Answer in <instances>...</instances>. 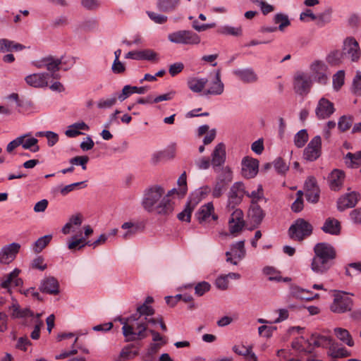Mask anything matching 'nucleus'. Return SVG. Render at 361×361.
Returning <instances> with one entry per match:
<instances>
[{
    "label": "nucleus",
    "mask_w": 361,
    "mask_h": 361,
    "mask_svg": "<svg viewBox=\"0 0 361 361\" xmlns=\"http://www.w3.org/2000/svg\"><path fill=\"white\" fill-rule=\"evenodd\" d=\"M176 191L173 188L164 195V190L160 186H153L147 189L144 194L142 206L148 212H156L160 214H167L172 212L173 203L169 197Z\"/></svg>",
    "instance_id": "1"
},
{
    "label": "nucleus",
    "mask_w": 361,
    "mask_h": 361,
    "mask_svg": "<svg viewBox=\"0 0 361 361\" xmlns=\"http://www.w3.org/2000/svg\"><path fill=\"white\" fill-rule=\"evenodd\" d=\"M147 317L132 316L123 323V334L128 341L142 339L147 337L146 330L149 324Z\"/></svg>",
    "instance_id": "2"
},
{
    "label": "nucleus",
    "mask_w": 361,
    "mask_h": 361,
    "mask_svg": "<svg viewBox=\"0 0 361 361\" xmlns=\"http://www.w3.org/2000/svg\"><path fill=\"white\" fill-rule=\"evenodd\" d=\"M61 59L52 56H47V87L52 91L61 92L64 88L57 80L59 78V71Z\"/></svg>",
    "instance_id": "3"
},
{
    "label": "nucleus",
    "mask_w": 361,
    "mask_h": 361,
    "mask_svg": "<svg viewBox=\"0 0 361 361\" xmlns=\"http://www.w3.org/2000/svg\"><path fill=\"white\" fill-rule=\"evenodd\" d=\"M309 68L310 76L314 82L324 85L328 82L330 72L324 61L314 60L310 63Z\"/></svg>",
    "instance_id": "4"
},
{
    "label": "nucleus",
    "mask_w": 361,
    "mask_h": 361,
    "mask_svg": "<svg viewBox=\"0 0 361 361\" xmlns=\"http://www.w3.org/2000/svg\"><path fill=\"white\" fill-rule=\"evenodd\" d=\"M170 42L185 45H197L200 43V37L190 30H178L168 35Z\"/></svg>",
    "instance_id": "5"
},
{
    "label": "nucleus",
    "mask_w": 361,
    "mask_h": 361,
    "mask_svg": "<svg viewBox=\"0 0 361 361\" xmlns=\"http://www.w3.org/2000/svg\"><path fill=\"white\" fill-rule=\"evenodd\" d=\"M312 233V225L304 220L303 219H298L295 221L289 228L290 237L298 241H302L307 236H310Z\"/></svg>",
    "instance_id": "6"
},
{
    "label": "nucleus",
    "mask_w": 361,
    "mask_h": 361,
    "mask_svg": "<svg viewBox=\"0 0 361 361\" xmlns=\"http://www.w3.org/2000/svg\"><path fill=\"white\" fill-rule=\"evenodd\" d=\"M195 217L202 226H207L210 224L212 221H216L218 220V215L215 213V209L212 202H207L202 205L197 213Z\"/></svg>",
    "instance_id": "7"
},
{
    "label": "nucleus",
    "mask_w": 361,
    "mask_h": 361,
    "mask_svg": "<svg viewBox=\"0 0 361 361\" xmlns=\"http://www.w3.org/2000/svg\"><path fill=\"white\" fill-rule=\"evenodd\" d=\"M246 190L243 183H235L228 193L227 207L234 209L236 206L239 205L243 201L244 195H245Z\"/></svg>",
    "instance_id": "8"
},
{
    "label": "nucleus",
    "mask_w": 361,
    "mask_h": 361,
    "mask_svg": "<svg viewBox=\"0 0 361 361\" xmlns=\"http://www.w3.org/2000/svg\"><path fill=\"white\" fill-rule=\"evenodd\" d=\"M344 55L352 62L357 63L361 58V49L357 41L352 37H347L343 42Z\"/></svg>",
    "instance_id": "9"
},
{
    "label": "nucleus",
    "mask_w": 361,
    "mask_h": 361,
    "mask_svg": "<svg viewBox=\"0 0 361 361\" xmlns=\"http://www.w3.org/2000/svg\"><path fill=\"white\" fill-rule=\"evenodd\" d=\"M232 172L228 169H224L222 173L218 177L212 190V196L214 198L220 197L224 192L226 190V188L229 183L232 180Z\"/></svg>",
    "instance_id": "10"
},
{
    "label": "nucleus",
    "mask_w": 361,
    "mask_h": 361,
    "mask_svg": "<svg viewBox=\"0 0 361 361\" xmlns=\"http://www.w3.org/2000/svg\"><path fill=\"white\" fill-rule=\"evenodd\" d=\"M321 153L322 139L320 136L317 135L310 140L305 147L303 152V157L307 161H313L320 157Z\"/></svg>",
    "instance_id": "11"
},
{
    "label": "nucleus",
    "mask_w": 361,
    "mask_h": 361,
    "mask_svg": "<svg viewBox=\"0 0 361 361\" xmlns=\"http://www.w3.org/2000/svg\"><path fill=\"white\" fill-rule=\"evenodd\" d=\"M352 306L353 300L347 294L338 293L335 295L331 310L334 312L342 313L350 310Z\"/></svg>",
    "instance_id": "12"
},
{
    "label": "nucleus",
    "mask_w": 361,
    "mask_h": 361,
    "mask_svg": "<svg viewBox=\"0 0 361 361\" xmlns=\"http://www.w3.org/2000/svg\"><path fill=\"white\" fill-rule=\"evenodd\" d=\"M313 250L314 256L334 264L336 257V252L331 245L326 243H319L314 245Z\"/></svg>",
    "instance_id": "13"
},
{
    "label": "nucleus",
    "mask_w": 361,
    "mask_h": 361,
    "mask_svg": "<svg viewBox=\"0 0 361 361\" xmlns=\"http://www.w3.org/2000/svg\"><path fill=\"white\" fill-rule=\"evenodd\" d=\"M313 250L314 256L334 264L336 257V252L331 245L326 243H319L314 245Z\"/></svg>",
    "instance_id": "14"
},
{
    "label": "nucleus",
    "mask_w": 361,
    "mask_h": 361,
    "mask_svg": "<svg viewBox=\"0 0 361 361\" xmlns=\"http://www.w3.org/2000/svg\"><path fill=\"white\" fill-rule=\"evenodd\" d=\"M312 85L310 75L302 72L297 73L294 76L293 87L295 91L300 94H307Z\"/></svg>",
    "instance_id": "15"
},
{
    "label": "nucleus",
    "mask_w": 361,
    "mask_h": 361,
    "mask_svg": "<svg viewBox=\"0 0 361 361\" xmlns=\"http://www.w3.org/2000/svg\"><path fill=\"white\" fill-rule=\"evenodd\" d=\"M245 241L240 240L231 246L230 252H226V261L234 265L245 256Z\"/></svg>",
    "instance_id": "16"
},
{
    "label": "nucleus",
    "mask_w": 361,
    "mask_h": 361,
    "mask_svg": "<svg viewBox=\"0 0 361 361\" xmlns=\"http://www.w3.org/2000/svg\"><path fill=\"white\" fill-rule=\"evenodd\" d=\"M335 111L334 104L325 97H322L315 109V114L319 119L329 118Z\"/></svg>",
    "instance_id": "17"
},
{
    "label": "nucleus",
    "mask_w": 361,
    "mask_h": 361,
    "mask_svg": "<svg viewBox=\"0 0 361 361\" xmlns=\"http://www.w3.org/2000/svg\"><path fill=\"white\" fill-rule=\"evenodd\" d=\"M20 249V245L17 243H12L4 246L0 251V263L8 264L16 257Z\"/></svg>",
    "instance_id": "18"
},
{
    "label": "nucleus",
    "mask_w": 361,
    "mask_h": 361,
    "mask_svg": "<svg viewBox=\"0 0 361 361\" xmlns=\"http://www.w3.org/2000/svg\"><path fill=\"white\" fill-rule=\"evenodd\" d=\"M259 168V161L256 159L245 157L242 161V175L246 178H254Z\"/></svg>",
    "instance_id": "19"
},
{
    "label": "nucleus",
    "mask_w": 361,
    "mask_h": 361,
    "mask_svg": "<svg viewBox=\"0 0 361 361\" xmlns=\"http://www.w3.org/2000/svg\"><path fill=\"white\" fill-rule=\"evenodd\" d=\"M231 233L234 234L242 231L245 226L243 212L240 209H235L231 215L228 221Z\"/></svg>",
    "instance_id": "20"
},
{
    "label": "nucleus",
    "mask_w": 361,
    "mask_h": 361,
    "mask_svg": "<svg viewBox=\"0 0 361 361\" xmlns=\"http://www.w3.org/2000/svg\"><path fill=\"white\" fill-rule=\"evenodd\" d=\"M359 195L355 192L347 193L341 196L337 202L338 209L343 211L345 209L353 207L358 201Z\"/></svg>",
    "instance_id": "21"
},
{
    "label": "nucleus",
    "mask_w": 361,
    "mask_h": 361,
    "mask_svg": "<svg viewBox=\"0 0 361 361\" xmlns=\"http://www.w3.org/2000/svg\"><path fill=\"white\" fill-rule=\"evenodd\" d=\"M328 180L330 188L332 190L338 191L343 184L345 173L341 170L334 169L329 174Z\"/></svg>",
    "instance_id": "22"
},
{
    "label": "nucleus",
    "mask_w": 361,
    "mask_h": 361,
    "mask_svg": "<svg viewBox=\"0 0 361 361\" xmlns=\"http://www.w3.org/2000/svg\"><path fill=\"white\" fill-rule=\"evenodd\" d=\"M334 264L328 262L325 259H321L320 258L314 255L312 259L310 268L312 271L317 274H324L331 268Z\"/></svg>",
    "instance_id": "23"
},
{
    "label": "nucleus",
    "mask_w": 361,
    "mask_h": 361,
    "mask_svg": "<svg viewBox=\"0 0 361 361\" xmlns=\"http://www.w3.org/2000/svg\"><path fill=\"white\" fill-rule=\"evenodd\" d=\"M212 159L211 161L212 165L214 168L220 166L224 164L226 160V148L223 143L218 144L212 154Z\"/></svg>",
    "instance_id": "24"
},
{
    "label": "nucleus",
    "mask_w": 361,
    "mask_h": 361,
    "mask_svg": "<svg viewBox=\"0 0 361 361\" xmlns=\"http://www.w3.org/2000/svg\"><path fill=\"white\" fill-rule=\"evenodd\" d=\"M20 271L18 269H15L10 274L4 276L1 279V286L4 288H8L11 285L15 286H19L22 284V280L19 279L18 276L20 274Z\"/></svg>",
    "instance_id": "25"
},
{
    "label": "nucleus",
    "mask_w": 361,
    "mask_h": 361,
    "mask_svg": "<svg viewBox=\"0 0 361 361\" xmlns=\"http://www.w3.org/2000/svg\"><path fill=\"white\" fill-rule=\"evenodd\" d=\"M82 215L81 214H76L73 215L69 219V221L64 225L62 228L63 234L67 235L71 232H75L81 226L82 223Z\"/></svg>",
    "instance_id": "26"
},
{
    "label": "nucleus",
    "mask_w": 361,
    "mask_h": 361,
    "mask_svg": "<svg viewBox=\"0 0 361 361\" xmlns=\"http://www.w3.org/2000/svg\"><path fill=\"white\" fill-rule=\"evenodd\" d=\"M233 74L245 83L255 82L258 79L257 75L252 68L235 70Z\"/></svg>",
    "instance_id": "27"
},
{
    "label": "nucleus",
    "mask_w": 361,
    "mask_h": 361,
    "mask_svg": "<svg viewBox=\"0 0 361 361\" xmlns=\"http://www.w3.org/2000/svg\"><path fill=\"white\" fill-rule=\"evenodd\" d=\"M311 340L315 346L328 348L329 352L331 350V348L335 345V341L329 336L314 334Z\"/></svg>",
    "instance_id": "28"
},
{
    "label": "nucleus",
    "mask_w": 361,
    "mask_h": 361,
    "mask_svg": "<svg viewBox=\"0 0 361 361\" xmlns=\"http://www.w3.org/2000/svg\"><path fill=\"white\" fill-rule=\"evenodd\" d=\"M322 230L325 233L338 235L341 232V224L337 219L329 217L325 220Z\"/></svg>",
    "instance_id": "29"
},
{
    "label": "nucleus",
    "mask_w": 361,
    "mask_h": 361,
    "mask_svg": "<svg viewBox=\"0 0 361 361\" xmlns=\"http://www.w3.org/2000/svg\"><path fill=\"white\" fill-rule=\"evenodd\" d=\"M334 333L336 337L343 343L347 345L349 347L354 346V340L347 329L337 327L334 329Z\"/></svg>",
    "instance_id": "30"
},
{
    "label": "nucleus",
    "mask_w": 361,
    "mask_h": 361,
    "mask_svg": "<svg viewBox=\"0 0 361 361\" xmlns=\"http://www.w3.org/2000/svg\"><path fill=\"white\" fill-rule=\"evenodd\" d=\"M245 195L250 198V205L258 204L261 202H266V198L262 185H258L257 189L251 192L246 191Z\"/></svg>",
    "instance_id": "31"
},
{
    "label": "nucleus",
    "mask_w": 361,
    "mask_h": 361,
    "mask_svg": "<svg viewBox=\"0 0 361 361\" xmlns=\"http://www.w3.org/2000/svg\"><path fill=\"white\" fill-rule=\"evenodd\" d=\"M264 212L259 204L250 205L248 210V217L252 222L259 225L264 217Z\"/></svg>",
    "instance_id": "32"
},
{
    "label": "nucleus",
    "mask_w": 361,
    "mask_h": 361,
    "mask_svg": "<svg viewBox=\"0 0 361 361\" xmlns=\"http://www.w3.org/2000/svg\"><path fill=\"white\" fill-rule=\"evenodd\" d=\"M233 350L236 354L244 356L247 361H257V358L252 353L250 346L236 345L233 346Z\"/></svg>",
    "instance_id": "33"
},
{
    "label": "nucleus",
    "mask_w": 361,
    "mask_h": 361,
    "mask_svg": "<svg viewBox=\"0 0 361 361\" xmlns=\"http://www.w3.org/2000/svg\"><path fill=\"white\" fill-rule=\"evenodd\" d=\"M25 47L7 39H0V51L7 52L12 51H22Z\"/></svg>",
    "instance_id": "34"
},
{
    "label": "nucleus",
    "mask_w": 361,
    "mask_h": 361,
    "mask_svg": "<svg viewBox=\"0 0 361 361\" xmlns=\"http://www.w3.org/2000/svg\"><path fill=\"white\" fill-rule=\"evenodd\" d=\"M25 80L29 85L33 87H43L45 85V75L44 73H33L27 75Z\"/></svg>",
    "instance_id": "35"
},
{
    "label": "nucleus",
    "mask_w": 361,
    "mask_h": 361,
    "mask_svg": "<svg viewBox=\"0 0 361 361\" xmlns=\"http://www.w3.org/2000/svg\"><path fill=\"white\" fill-rule=\"evenodd\" d=\"M344 56L343 51L332 50L326 56V61L330 66H338L343 63Z\"/></svg>",
    "instance_id": "36"
},
{
    "label": "nucleus",
    "mask_w": 361,
    "mask_h": 361,
    "mask_svg": "<svg viewBox=\"0 0 361 361\" xmlns=\"http://www.w3.org/2000/svg\"><path fill=\"white\" fill-rule=\"evenodd\" d=\"M121 228L126 231L122 235V238L128 240L140 231V226L138 223L127 221L121 225Z\"/></svg>",
    "instance_id": "37"
},
{
    "label": "nucleus",
    "mask_w": 361,
    "mask_h": 361,
    "mask_svg": "<svg viewBox=\"0 0 361 361\" xmlns=\"http://www.w3.org/2000/svg\"><path fill=\"white\" fill-rule=\"evenodd\" d=\"M19 138H21L20 141L22 143L20 145H22L23 148L30 149L33 152H36L39 150L37 139L30 137L27 134L19 136Z\"/></svg>",
    "instance_id": "38"
},
{
    "label": "nucleus",
    "mask_w": 361,
    "mask_h": 361,
    "mask_svg": "<svg viewBox=\"0 0 361 361\" xmlns=\"http://www.w3.org/2000/svg\"><path fill=\"white\" fill-rule=\"evenodd\" d=\"M207 78H190L188 80V88L193 92H200L207 83Z\"/></svg>",
    "instance_id": "39"
},
{
    "label": "nucleus",
    "mask_w": 361,
    "mask_h": 361,
    "mask_svg": "<svg viewBox=\"0 0 361 361\" xmlns=\"http://www.w3.org/2000/svg\"><path fill=\"white\" fill-rule=\"evenodd\" d=\"M264 274L268 277L269 281H285L289 282L290 281V279L288 277L283 278L281 276L280 271L274 269V267H267L263 269Z\"/></svg>",
    "instance_id": "40"
},
{
    "label": "nucleus",
    "mask_w": 361,
    "mask_h": 361,
    "mask_svg": "<svg viewBox=\"0 0 361 361\" xmlns=\"http://www.w3.org/2000/svg\"><path fill=\"white\" fill-rule=\"evenodd\" d=\"M11 311V317L13 318H32L33 313L28 309H20L19 305L13 304L10 307Z\"/></svg>",
    "instance_id": "41"
},
{
    "label": "nucleus",
    "mask_w": 361,
    "mask_h": 361,
    "mask_svg": "<svg viewBox=\"0 0 361 361\" xmlns=\"http://www.w3.org/2000/svg\"><path fill=\"white\" fill-rule=\"evenodd\" d=\"M88 126L84 122L75 123L68 127L66 131V135L69 137H74L81 134L80 130H87Z\"/></svg>",
    "instance_id": "42"
},
{
    "label": "nucleus",
    "mask_w": 361,
    "mask_h": 361,
    "mask_svg": "<svg viewBox=\"0 0 361 361\" xmlns=\"http://www.w3.org/2000/svg\"><path fill=\"white\" fill-rule=\"evenodd\" d=\"M85 245H90V241L85 242V238H79L78 235L72 237L68 243V247L71 250H80Z\"/></svg>",
    "instance_id": "43"
},
{
    "label": "nucleus",
    "mask_w": 361,
    "mask_h": 361,
    "mask_svg": "<svg viewBox=\"0 0 361 361\" xmlns=\"http://www.w3.org/2000/svg\"><path fill=\"white\" fill-rule=\"evenodd\" d=\"M224 84L220 80L219 74L217 73L216 79L210 87L204 92L205 94L219 95L224 92Z\"/></svg>",
    "instance_id": "44"
},
{
    "label": "nucleus",
    "mask_w": 361,
    "mask_h": 361,
    "mask_svg": "<svg viewBox=\"0 0 361 361\" xmlns=\"http://www.w3.org/2000/svg\"><path fill=\"white\" fill-rule=\"evenodd\" d=\"M345 163L351 168H358L361 166V152H348L345 156Z\"/></svg>",
    "instance_id": "45"
},
{
    "label": "nucleus",
    "mask_w": 361,
    "mask_h": 361,
    "mask_svg": "<svg viewBox=\"0 0 361 361\" xmlns=\"http://www.w3.org/2000/svg\"><path fill=\"white\" fill-rule=\"evenodd\" d=\"M179 1L180 0H159L157 6L161 11L171 12L176 8Z\"/></svg>",
    "instance_id": "46"
},
{
    "label": "nucleus",
    "mask_w": 361,
    "mask_h": 361,
    "mask_svg": "<svg viewBox=\"0 0 361 361\" xmlns=\"http://www.w3.org/2000/svg\"><path fill=\"white\" fill-rule=\"evenodd\" d=\"M329 354L331 357L334 358L347 357L351 355L350 352L348 351L345 348H338L336 342L335 345H333L332 348H331V350L329 351Z\"/></svg>",
    "instance_id": "47"
},
{
    "label": "nucleus",
    "mask_w": 361,
    "mask_h": 361,
    "mask_svg": "<svg viewBox=\"0 0 361 361\" xmlns=\"http://www.w3.org/2000/svg\"><path fill=\"white\" fill-rule=\"evenodd\" d=\"M219 33L225 35H232V36H240L242 35L243 31L242 27L240 26L238 27H233L230 25H225L221 27L218 30Z\"/></svg>",
    "instance_id": "48"
},
{
    "label": "nucleus",
    "mask_w": 361,
    "mask_h": 361,
    "mask_svg": "<svg viewBox=\"0 0 361 361\" xmlns=\"http://www.w3.org/2000/svg\"><path fill=\"white\" fill-rule=\"evenodd\" d=\"M59 293V281L54 277L47 278V293L57 295Z\"/></svg>",
    "instance_id": "49"
},
{
    "label": "nucleus",
    "mask_w": 361,
    "mask_h": 361,
    "mask_svg": "<svg viewBox=\"0 0 361 361\" xmlns=\"http://www.w3.org/2000/svg\"><path fill=\"white\" fill-rule=\"evenodd\" d=\"M345 71L340 70L333 75V87L336 91L339 90L345 82Z\"/></svg>",
    "instance_id": "50"
},
{
    "label": "nucleus",
    "mask_w": 361,
    "mask_h": 361,
    "mask_svg": "<svg viewBox=\"0 0 361 361\" xmlns=\"http://www.w3.org/2000/svg\"><path fill=\"white\" fill-rule=\"evenodd\" d=\"M308 140V134L306 130H300L294 137V143L298 148L302 147Z\"/></svg>",
    "instance_id": "51"
},
{
    "label": "nucleus",
    "mask_w": 361,
    "mask_h": 361,
    "mask_svg": "<svg viewBox=\"0 0 361 361\" xmlns=\"http://www.w3.org/2000/svg\"><path fill=\"white\" fill-rule=\"evenodd\" d=\"M179 189L174 192L179 197H183L187 192V182L185 173H183L178 180Z\"/></svg>",
    "instance_id": "52"
},
{
    "label": "nucleus",
    "mask_w": 361,
    "mask_h": 361,
    "mask_svg": "<svg viewBox=\"0 0 361 361\" xmlns=\"http://www.w3.org/2000/svg\"><path fill=\"white\" fill-rule=\"evenodd\" d=\"M193 209L194 207L188 203L185 209L178 214V219L182 221L190 222Z\"/></svg>",
    "instance_id": "53"
},
{
    "label": "nucleus",
    "mask_w": 361,
    "mask_h": 361,
    "mask_svg": "<svg viewBox=\"0 0 361 361\" xmlns=\"http://www.w3.org/2000/svg\"><path fill=\"white\" fill-rule=\"evenodd\" d=\"M352 123L353 117L342 116L338 120V128L341 131L345 132L350 128Z\"/></svg>",
    "instance_id": "54"
},
{
    "label": "nucleus",
    "mask_w": 361,
    "mask_h": 361,
    "mask_svg": "<svg viewBox=\"0 0 361 361\" xmlns=\"http://www.w3.org/2000/svg\"><path fill=\"white\" fill-rule=\"evenodd\" d=\"M274 21L276 24H279V29L283 31V29L290 25V21L287 16L278 13L274 16Z\"/></svg>",
    "instance_id": "55"
},
{
    "label": "nucleus",
    "mask_w": 361,
    "mask_h": 361,
    "mask_svg": "<svg viewBox=\"0 0 361 361\" xmlns=\"http://www.w3.org/2000/svg\"><path fill=\"white\" fill-rule=\"evenodd\" d=\"M141 60L157 62L159 60V56L152 49H144L141 50Z\"/></svg>",
    "instance_id": "56"
},
{
    "label": "nucleus",
    "mask_w": 361,
    "mask_h": 361,
    "mask_svg": "<svg viewBox=\"0 0 361 361\" xmlns=\"http://www.w3.org/2000/svg\"><path fill=\"white\" fill-rule=\"evenodd\" d=\"M331 15V11L330 9H328L322 13L316 15V17H317V19L315 20L317 22V24L319 26H323L324 24L330 22Z\"/></svg>",
    "instance_id": "57"
},
{
    "label": "nucleus",
    "mask_w": 361,
    "mask_h": 361,
    "mask_svg": "<svg viewBox=\"0 0 361 361\" xmlns=\"http://www.w3.org/2000/svg\"><path fill=\"white\" fill-rule=\"evenodd\" d=\"M85 187H86V184L85 183V182L75 183L63 187L60 190V192L61 195H66L73 190H77L80 188H82Z\"/></svg>",
    "instance_id": "58"
},
{
    "label": "nucleus",
    "mask_w": 361,
    "mask_h": 361,
    "mask_svg": "<svg viewBox=\"0 0 361 361\" xmlns=\"http://www.w3.org/2000/svg\"><path fill=\"white\" fill-rule=\"evenodd\" d=\"M305 344V339L303 337H299L293 341L291 345L293 349L299 352L309 351L306 348Z\"/></svg>",
    "instance_id": "59"
},
{
    "label": "nucleus",
    "mask_w": 361,
    "mask_h": 361,
    "mask_svg": "<svg viewBox=\"0 0 361 361\" xmlns=\"http://www.w3.org/2000/svg\"><path fill=\"white\" fill-rule=\"evenodd\" d=\"M89 161L87 156H77L70 159L72 165L81 166L83 170L87 169V164Z\"/></svg>",
    "instance_id": "60"
},
{
    "label": "nucleus",
    "mask_w": 361,
    "mask_h": 361,
    "mask_svg": "<svg viewBox=\"0 0 361 361\" xmlns=\"http://www.w3.org/2000/svg\"><path fill=\"white\" fill-rule=\"evenodd\" d=\"M117 101L116 97L107 99H101L97 102V107L99 109H109L113 106Z\"/></svg>",
    "instance_id": "61"
},
{
    "label": "nucleus",
    "mask_w": 361,
    "mask_h": 361,
    "mask_svg": "<svg viewBox=\"0 0 361 361\" xmlns=\"http://www.w3.org/2000/svg\"><path fill=\"white\" fill-rule=\"evenodd\" d=\"M211 286L208 282L202 281L197 283L195 287V294L198 296L203 295L210 290Z\"/></svg>",
    "instance_id": "62"
},
{
    "label": "nucleus",
    "mask_w": 361,
    "mask_h": 361,
    "mask_svg": "<svg viewBox=\"0 0 361 361\" xmlns=\"http://www.w3.org/2000/svg\"><path fill=\"white\" fill-rule=\"evenodd\" d=\"M303 193L302 191H298L297 192V199L292 204L291 209L295 212H299L302 211L303 209V200H302Z\"/></svg>",
    "instance_id": "63"
},
{
    "label": "nucleus",
    "mask_w": 361,
    "mask_h": 361,
    "mask_svg": "<svg viewBox=\"0 0 361 361\" xmlns=\"http://www.w3.org/2000/svg\"><path fill=\"white\" fill-rule=\"evenodd\" d=\"M353 92L357 95L361 94V73L357 72L353 82Z\"/></svg>",
    "instance_id": "64"
}]
</instances>
